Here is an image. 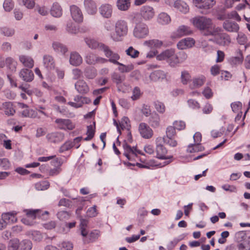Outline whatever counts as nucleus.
<instances>
[{
	"mask_svg": "<svg viewBox=\"0 0 250 250\" xmlns=\"http://www.w3.org/2000/svg\"><path fill=\"white\" fill-rule=\"evenodd\" d=\"M206 78L204 75H200L194 77L192 80V83L190 85L191 88H199L205 83Z\"/></svg>",
	"mask_w": 250,
	"mask_h": 250,
	"instance_id": "nucleus-27",
	"label": "nucleus"
},
{
	"mask_svg": "<svg viewBox=\"0 0 250 250\" xmlns=\"http://www.w3.org/2000/svg\"><path fill=\"white\" fill-rule=\"evenodd\" d=\"M19 61L25 67L31 68L34 66V61L30 56L21 55L19 56Z\"/></svg>",
	"mask_w": 250,
	"mask_h": 250,
	"instance_id": "nucleus-28",
	"label": "nucleus"
},
{
	"mask_svg": "<svg viewBox=\"0 0 250 250\" xmlns=\"http://www.w3.org/2000/svg\"><path fill=\"white\" fill-rule=\"evenodd\" d=\"M117 65H119L120 66L118 68L119 71L121 72H129L131 71L133 69V65H125L119 62V64H116Z\"/></svg>",
	"mask_w": 250,
	"mask_h": 250,
	"instance_id": "nucleus-56",
	"label": "nucleus"
},
{
	"mask_svg": "<svg viewBox=\"0 0 250 250\" xmlns=\"http://www.w3.org/2000/svg\"><path fill=\"white\" fill-rule=\"evenodd\" d=\"M59 247L61 250H72L73 245L72 243L69 241H64L62 242Z\"/></svg>",
	"mask_w": 250,
	"mask_h": 250,
	"instance_id": "nucleus-57",
	"label": "nucleus"
},
{
	"mask_svg": "<svg viewBox=\"0 0 250 250\" xmlns=\"http://www.w3.org/2000/svg\"><path fill=\"white\" fill-rule=\"evenodd\" d=\"M191 33L192 31L189 27L182 25L178 28L175 32V36L179 38L183 36L189 35Z\"/></svg>",
	"mask_w": 250,
	"mask_h": 250,
	"instance_id": "nucleus-34",
	"label": "nucleus"
},
{
	"mask_svg": "<svg viewBox=\"0 0 250 250\" xmlns=\"http://www.w3.org/2000/svg\"><path fill=\"white\" fill-rule=\"evenodd\" d=\"M154 106L156 110L160 113H164L166 111V106L164 103L160 101L154 102Z\"/></svg>",
	"mask_w": 250,
	"mask_h": 250,
	"instance_id": "nucleus-54",
	"label": "nucleus"
},
{
	"mask_svg": "<svg viewBox=\"0 0 250 250\" xmlns=\"http://www.w3.org/2000/svg\"><path fill=\"white\" fill-rule=\"evenodd\" d=\"M149 28L145 23L139 22L137 23L133 29V34L138 39L146 38L149 34Z\"/></svg>",
	"mask_w": 250,
	"mask_h": 250,
	"instance_id": "nucleus-8",
	"label": "nucleus"
},
{
	"mask_svg": "<svg viewBox=\"0 0 250 250\" xmlns=\"http://www.w3.org/2000/svg\"><path fill=\"white\" fill-rule=\"evenodd\" d=\"M111 78L113 82L117 85L121 83L125 80V77L117 73H113Z\"/></svg>",
	"mask_w": 250,
	"mask_h": 250,
	"instance_id": "nucleus-51",
	"label": "nucleus"
},
{
	"mask_svg": "<svg viewBox=\"0 0 250 250\" xmlns=\"http://www.w3.org/2000/svg\"><path fill=\"white\" fill-rule=\"evenodd\" d=\"M14 3L12 0H5L3 7L6 11L9 12L13 9Z\"/></svg>",
	"mask_w": 250,
	"mask_h": 250,
	"instance_id": "nucleus-59",
	"label": "nucleus"
},
{
	"mask_svg": "<svg viewBox=\"0 0 250 250\" xmlns=\"http://www.w3.org/2000/svg\"><path fill=\"white\" fill-rule=\"evenodd\" d=\"M51 14L54 17H60L62 14V10L61 6L57 2L53 3L50 10Z\"/></svg>",
	"mask_w": 250,
	"mask_h": 250,
	"instance_id": "nucleus-35",
	"label": "nucleus"
},
{
	"mask_svg": "<svg viewBox=\"0 0 250 250\" xmlns=\"http://www.w3.org/2000/svg\"><path fill=\"white\" fill-rule=\"evenodd\" d=\"M32 248L31 241L28 240H23L20 242L19 250H31Z\"/></svg>",
	"mask_w": 250,
	"mask_h": 250,
	"instance_id": "nucleus-45",
	"label": "nucleus"
},
{
	"mask_svg": "<svg viewBox=\"0 0 250 250\" xmlns=\"http://www.w3.org/2000/svg\"><path fill=\"white\" fill-rule=\"evenodd\" d=\"M71 16L77 22H81L83 21V15L81 10L77 6L72 5L70 7Z\"/></svg>",
	"mask_w": 250,
	"mask_h": 250,
	"instance_id": "nucleus-15",
	"label": "nucleus"
},
{
	"mask_svg": "<svg viewBox=\"0 0 250 250\" xmlns=\"http://www.w3.org/2000/svg\"><path fill=\"white\" fill-rule=\"evenodd\" d=\"M114 123L116 126L117 130L120 134H121V129H126L127 130H129L130 127L129 119L126 117H124L119 124L115 120H114Z\"/></svg>",
	"mask_w": 250,
	"mask_h": 250,
	"instance_id": "nucleus-18",
	"label": "nucleus"
},
{
	"mask_svg": "<svg viewBox=\"0 0 250 250\" xmlns=\"http://www.w3.org/2000/svg\"><path fill=\"white\" fill-rule=\"evenodd\" d=\"M166 78V75L162 70H158L151 73L150 75V78L153 81H157L160 79H163Z\"/></svg>",
	"mask_w": 250,
	"mask_h": 250,
	"instance_id": "nucleus-38",
	"label": "nucleus"
},
{
	"mask_svg": "<svg viewBox=\"0 0 250 250\" xmlns=\"http://www.w3.org/2000/svg\"><path fill=\"white\" fill-rule=\"evenodd\" d=\"M160 116L157 113L152 114L149 118V123L152 127H158L160 125Z\"/></svg>",
	"mask_w": 250,
	"mask_h": 250,
	"instance_id": "nucleus-41",
	"label": "nucleus"
},
{
	"mask_svg": "<svg viewBox=\"0 0 250 250\" xmlns=\"http://www.w3.org/2000/svg\"><path fill=\"white\" fill-rule=\"evenodd\" d=\"M237 248L238 250H250V241H243L238 245Z\"/></svg>",
	"mask_w": 250,
	"mask_h": 250,
	"instance_id": "nucleus-58",
	"label": "nucleus"
},
{
	"mask_svg": "<svg viewBox=\"0 0 250 250\" xmlns=\"http://www.w3.org/2000/svg\"><path fill=\"white\" fill-rule=\"evenodd\" d=\"M190 78V75L188 71H184L182 72L181 81L184 84H187Z\"/></svg>",
	"mask_w": 250,
	"mask_h": 250,
	"instance_id": "nucleus-64",
	"label": "nucleus"
},
{
	"mask_svg": "<svg viewBox=\"0 0 250 250\" xmlns=\"http://www.w3.org/2000/svg\"><path fill=\"white\" fill-rule=\"evenodd\" d=\"M84 5L88 14L95 15L97 11V5L93 0H84Z\"/></svg>",
	"mask_w": 250,
	"mask_h": 250,
	"instance_id": "nucleus-19",
	"label": "nucleus"
},
{
	"mask_svg": "<svg viewBox=\"0 0 250 250\" xmlns=\"http://www.w3.org/2000/svg\"><path fill=\"white\" fill-rule=\"evenodd\" d=\"M156 157L159 159H170L172 156L167 154V150L162 145H157L156 147Z\"/></svg>",
	"mask_w": 250,
	"mask_h": 250,
	"instance_id": "nucleus-17",
	"label": "nucleus"
},
{
	"mask_svg": "<svg viewBox=\"0 0 250 250\" xmlns=\"http://www.w3.org/2000/svg\"><path fill=\"white\" fill-rule=\"evenodd\" d=\"M84 74L88 79H94L97 75L96 69L94 67H87L84 70Z\"/></svg>",
	"mask_w": 250,
	"mask_h": 250,
	"instance_id": "nucleus-42",
	"label": "nucleus"
},
{
	"mask_svg": "<svg viewBox=\"0 0 250 250\" xmlns=\"http://www.w3.org/2000/svg\"><path fill=\"white\" fill-rule=\"evenodd\" d=\"M127 139L124 141L123 145V147L124 149V155L130 161H136L138 159L137 154H140L139 150H138L136 148L131 147L128 143H131L132 141V136L130 132L127 134Z\"/></svg>",
	"mask_w": 250,
	"mask_h": 250,
	"instance_id": "nucleus-4",
	"label": "nucleus"
},
{
	"mask_svg": "<svg viewBox=\"0 0 250 250\" xmlns=\"http://www.w3.org/2000/svg\"><path fill=\"white\" fill-rule=\"evenodd\" d=\"M195 43L194 40L191 38H187L181 40L177 44L179 49L183 50L191 47Z\"/></svg>",
	"mask_w": 250,
	"mask_h": 250,
	"instance_id": "nucleus-23",
	"label": "nucleus"
},
{
	"mask_svg": "<svg viewBox=\"0 0 250 250\" xmlns=\"http://www.w3.org/2000/svg\"><path fill=\"white\" fill-rule=\"evenodd\" d=\"M17 211H12L11 212L2 213L1 217L2 218L4 219V220H5L6 223L7 225L8 224H13L17 222Z\"/></svg>",
	"mask_w": 250,
	"mask_h": 250,
	"instance_id": "nucleus-24",
	"label": "nucleus"
},
{
	"mask_svg": "<svg viewBox=\"0 0 250 250\" xmlns=\"http://www.w3.org/2000/svg\"><path fill=\"white\" fill-rule=\"evenodd\" d=\"M22 115L25 117L35 118L37 117V112L33 109L26 108L22 112Z\"/></svg>",
	"mask_w": 250,
	"mask_h": 250,
	"instance_id": "nucleus-48",
	"label": "nucleus"
},
{
	"mask_svg": "<svg viewBox=\"0 0 250 250\" xmlns=\"http://www.w3.org/2000/svg\"><path fill=\"white\" fill-rule=\"evenodd\" d=\"M2 110L5 115L7 116H13L16 113L15 106L11 102H5L2 104Z\"/></svg>",
	"mask_w": 250,
	"mask_h": 250,
	"instance_id": "nucleus-25",
	"label": "nucleus"
},
{
	"mask_svg": "<svg viewBox=\"0 0 250 250\" xmlns=\"http://www.w3.org/2000/svg\"><path fill=\"white\" fill-rule=\"evenodd\" d=\"M187 55L183 52H180L178 56L176 55V60L175 61V62H174V66L178 63L184 62L187 59Z\"/></svg>",
	"mask_w": 250,
	"mask_h": 250,
	"instance_id": "nucleus-53",
	"label": "nucleus"
},
{
	"mask_svg": "<svg viewBox=\"0 0 250 250\" xmlns=\"http://www.w3.org/2000/svg\"><path fill=\"white\" fill-rule=\"evenodd\" d=\"M43 64L48 70L54 69L55 62L54 58L50 55H45L43 57Z\"/></svg>",
	"mask_w": 250,
	"mask_h": 250,
	"instance_id": "nucleus-21",
	"label": "nucleus"
},
{
	"mask_svg": "<svg viewBox=\"0 0 250 250\" xmlns=\"http://www.w3.org/2000/svg\"><path fill=\"white\" fill-rule=\"evenodd\" d=\"M231 107L232 110V111L234 112L238 113L237 116L235 118V120H239V119L241 118L242 116V112H240V113H239L238 112L240 111V110L242 108V103L240 102H235L231 104Z\"/></svg>",
	"mask_w": 250,
	"mask_h": 250,
	"instance_id": "nucleus-39",
	"label": "nucleus"
},
{
	"mask_svg": "<svg viewBox=\"0 0 250 250\" xmlns=\"http://www.w3.org/2000/svg\"><path fill=\"white\" fill-rule=\"evenodd\" d=\"M162 41L157 39H152L144 42V45L150 48H160L163 45Z\"/></svg>",
	"mask_w": 250,
	"mask_h": 250,
	"instance_id": "nucleus-32",
	"label": "nucleus"
},
{
	"mask_svg": "<svg viewBox=\"0 0 250 250\" xmlns=\"http://www.w3.org/2000/svg\"><path fill=\"white\" fill-rule=\"evenodd\" d=\"M97 56L90 53L88 54L85 57V62L89 64H95L97 63Z\"/></svg>",
	"mask_w": 250,
	"mask_h": 250,
	"instance_id": "nucleus-55",
	"label": "nucleus"
},
{
	"mask_svg": "<svg viewBox=\"0 0 250 250\" xmlns=\"http://www.w3.org/2000/svg\"><path fill=\"white\" fill-rule=\"evenodd\" d=\"M158 61H166L171 66H174L176 54L173 49H167L156 56Z\"/></svg>",
	"mask_w": 250,
	"mask_h": 250,
	"instance_id": "nucleus-7",
	"label": "nucleus"
},
{
	"mask_svg": "<svg viewBox=\"0 0 250 250\" xmlns=\"http://www.w3.org/2000/svg\"><path fill=\"white\" fill-rule=\"evenodd\" d=\"M55 123L60 129L71 130L75 127V124L69 119L58 118L55 120Z\"/></svg>",
	"mask_w": 250,
	"mask_h": 250,
	"instance_id": "nucleus-11",
	"label": "nucleus"
},
{
	"mask_svg": "<svg viewBox=\"0 0 250 250\" xmlns=\"http://www.w3.org/2000/svg\"><path fill=\"white\" fill-rule=\"evenodd\" d=\"M47 140L53 143H56L62 141L63 136L62 134L59 132H52L48 134L46 136Z\"/></svg>",
	"mask_w": 250,
	"mask_h": 250,
	"instance_id": "nucleus-33",
	"label": "nucleus"
},
{
	"mask_svg": "<svg viewBox=\"0 0 250 250\" xmlns=\"http://www.w3.org/2000/svg\"><path fill=\"white\" fill-rule=\"evenodd\" d=\"M100 50L104 52L105 57L108 59V61L114 64L119 63L118 61L120 59V55L112 51L108 46L102 44L100 46Z\"/></svg>",
	"mask_w": 250,
	"mask_h": 250,
	"instance_id": "nucleus-9",
	"label": "nucleus"
},
{
	"mask_svg": "<svg viewBox=\"0 0 250 250\" xmlns=\"http://www.w3.org/2000/svg\"><path fill=\"white\" fill-rule=\"evenodd\" d=\"M211 31H209V33H205L206 35H212L213 38L209 39L210 41H213L217 44L225 46L228 45L231 42L230 37L229 35L225 33L221 32L220 28H214L211 29Z\"/></svg>",
	"mask_w": 250,
	"mask_h": 250,
	"instance_id": "nucleus-1",
	"label": "nucleus"
},
{
	"mask_svg": "<svg viewBox=\"0 0 250 250\" xmlns=\"http://www.w3.org/2000/svg\"><path fill=\"white\" fill-rule=\"evenodd\" d=\"M171 21L169 16L166 13H160L158 16V21L162 24H167Z\"/></svg>",
	"mask_w": 250,
	"mask_h": 250,
	"instance_id": "nucleus-44",
	"label": "nucleus"
},
{
	"mask_svg": "<svg viewBox=\"0 0 250 250\" xmlns=\"http://www.w3.org/2000/svg\"><path fill=\"white\" fill-rule=\"evenodd\" d=\"M142 95L140 89L136 86L134 88L132 91V95L131 97L133 101H135L139 99Z\"/></svg>",
	"mask_w": 250,
	"mask_h": 250,
	"instance_id": "nucleus-62",
	"label": "nucleus"
},
{
	"mask_svg": "<svg viewBox=\"0 0 250 250\" xmlns=\"http://www.w3.org/2000/svg\"><path fill=\"white\" fill-rule=\"evenodd\" d=\"M74 100L75 102H69L67 104L76 108L81 107L83 104H89L91 102L89 98L79 95L75 96Z\"/></svg>",
	"mask_w": 250,
	"mask_h": 250,
	"instance_id": "nucleus-14",
	"label": "nucleus"
},
{
	"mask_svg": "<svg viewBox=\"0 0 250 250\" xmlns=\"http://www.w3.org/2000/svg\"><path fill=\"white\" fill-rule=\"evenodd\" d=\"M193 25L201 30H207V33H209L211 31L212 21L209 18L204 16H197L193 18L191 20Z\"/></svg>",
	"mask_w": 250,
	"mask_h": 250,
	"instance_id": "nucleus-5",
	"label": "nucleus"
},
{
	"mask_svg": "<svg viewBox=\"0 0 250 250\" xmlns=\"http://www.w3.org/2000/svg\"><path fill=\"white\" fill-rule=\"evenodd\" d=\"M1 34L5 36L11 37L15 33L14 29L7 27H3L0 29Z\"/></svg>",
	"mask_w": 250,
	"mask_h": 250,
	"instance_id": "nucleus-52",
	"label": "nucleus"
},
{
	"mask_svg": "<svg viewBox=\"0 0 250 250\" xmlns=\"http://www.w3.org/2000/svg\"><path fill=\"white\" fill-rule=\"evenodd\" d=\"M140 15L145 20L148 21L152 19L155 15V11L153 8L149 5L142 6L140 9Z\"/></svg>",
	"mask_w": 250,
	"mask_h": 250,
	"instance_id": "nucleus-12",
	"label": "nucleus"
},
{
	"mask_svg": "<svg viewBox=\"0 0 250 250\" xmlns=\"http://www.w3.org/2000/svg\"><path fill=\"white\" fill-rule=\"evenodd\" d=\"M100 14L104 18H109L112 14V6L109 4H103L99 8Z\"/></svg>",
	"mask_w": 250,
	"mask_h": 250,
	"instance_id": "nucleus-20",
	"label": "nucleus"
},
{
	"mask_svg": "<svg viewBox=\"0 0 250 250\" xmlns=\"http://www.w3.org/2000/svg\"><path fill=\"white\" fill-rule=\"evenodd\" d=\"M117 6L121 11H126L130 6V0H118Z\"/></svg>",
	"mask_w": 250,
	"mask_h": 250,
	"instance_id": "nucleus-37",
	"label": "nucleus"
},
{
	"mask_svg": "<svg viewBox=\"0 0 250 250\" xmlns=\"http://www.w3.org/2000/svg\"><path fill=\"white\" fill-rule=\"evenodd\" d=\"M20 241L18 239L10 240L8 245V250H19Z\"/></svg>",
	"mask_w": 250,
	"mask_h": 250,
	"instance_id": "nucleus-47",
	"label": "nucleus"
},
{
	"mask_svg": "<svg viewBox=\"0 0 250 250\" xmlns=\"http://www.w3.org/2000/svg\"><path fill=\"white\" fill-rule=\"evenodd\" d=\"M192 2L200 13L207 14L216 2L215 0H192Z\"/></svg>",
	"mask_w": 250,
	"mask_h": 250,
	"instance_id": "nucleus-6",
	"label": "nucleus"
},
{
	"mask_svg": "<svg viewBox=\"0 0 250 250\" xmlns=\"http://www.w3.org/2000/svg\"><path fill=\"white\" fill-rule=\"evenodd\" d=\"M85 41L87 45L92 49H96L97 48H99L100 49L101 45L104 44L102 43H99L94 39H91L90 38H86L85 39Z\"/></svg>",
	"mask_w": 250,
	"mask_h": 250,
	"instance_id": "nucleus-46",
	"label": "nucleus"
},
{
	"mask_svg": "<svg viewBox=\"0 0 250 250\" xmlns=\"http://www.w3.org/2000/svg\"><path fill=\"white\" fill-rule=\"evenodd\" d=\"M66 30L71 34H77L79 32V28L72 23L67 24Z\"/></svg>",
	"mask_w": 250,
	"mask_h": 250,
	"instance_id": "nucleus-60",
	"label": "nucleus"
},
{
	"mask_svg": "<svg viewBox=\"0 0 250 250\" xmlns=\"http://www.w3.org/2000/svg\"><path fill=\"white\" fill-rule=\"evenodd\" d=\"M19 76L23 81L26 82L32 81L34 77L33 72L27 68L22 69L20 72Z\"/></svg>",
	"mask_w": 250,
	"mask_h": 250,
	"instance_id": "nucleus-22",
	"label": "nucleus"
},
{
	"mask_svg": "<svg viewBox=\"0 0 250 250\" xmlns=\"http://www.w3.org/2000/svg\"><path fill=\"white\" fill-rule=\"evenodd\" d=\"M173 6L180 12L186 14L188 12L189 8L186 2L182 0H177L174 1Z\"/></svg>",
	"mask_w": 250,
	"mask_h": 250,
	"instance_id": "nucleus-26",
	"label": "nucleus"
},
{
	"mask_svg": "<svg viewBox=\"0 0 250 250\" xmlns=\"http://www.w3.org/2000/svg\"><path fill=\"white\" fill-rule=\"evenodd\" d=\"M52 46L54 50L57 52H60L64 54L68 51L67 47L64 44L59 42H54L53 43Z\"/></svg>",
	"mask_w": 250,
	"mask_h": 250,
	"instance_id": "nucleus-36",
	"label": "nucleus"
},
{
	"mask_svg": "<svg viewBox=\"0 0 250 250\" xmlns=\"http://www.w3.org/2000/svg\"><path fill=\"white\" fill-rule=\"evenodd\" d=\"M4 62H5V64H6L8 68L11 72H15L16 71L17 65V62L16 61H15L11 57H8L5 59Z\"/></svg>",
	"mask_w": 250,
	"mask_h": 250,
	"instance_id": "nucleus-40",
	"label": "nucleus"
},
{
	"mask_svg": "<svg viewBox=\"0 0 250 250\" xmlns=\"http://www.w3.org/2000/svg\"><path fill=\"white\" fill-rule=\"evenodd\" d=\"M128 30L127 21L123 20H118L115 24V33L111 34V38L115 42L120 41L122 37L127 34Z\"/></svg>",
	"mask_w": 250,
	"mask_h": 250,
	"instance_id": "nucleus-2",
	"label": "nucleus"
},
{
	"mask_svg": "<svg viewBox=\"0 0 250 250\" xmlns=\"http://www.w3.org/2000/svg\"><path fill=\"white\" fill-rule=\"evenodd\" d=\"M75 87L77 91L81 94H86L89 88L85 82L83 80H79L75 83Z\"/></svg>",
	"mask_w": 250,
	"mask_h": 250,
	"instance_id": "nucleus-30",
	"label": "nucleus"
},
{
	"mask_svg": "<svg viewBox=\"0 0 250 250\" xmlns=\"http://www.w3.org/2000/svg\"><path fill=\"white\" fill-rule=\"evenodd\" d=\"M139 131L141 136L145 139H150L153 135V131L152 129L145 123H141L139 125Z\"/></svg>",
	"mask_w": 250,
	"mask_h": 250,
	"instance_id": "nucleus-13",
	"label": "nucleus"
},
{
	"mask_svg": "<svg viewBox=\"0 0 250 250\" xmlns=\"http://www.w3.org/2000/svg\"><path fill=\"white\" fill-rule=\"evenodd\" d=\"M95 124V123H94ZM95 132V125H89L87 127L86 135L87 137L84 138V140L85 141H88L91 140L94 136Z\"/></svg>",
	"mask_w": 250,
	"mask_h": 250,
	"instance_id": "nucleus-43",
	"label": "nucleus"
},
{
	"mask_svg": "<svg viewBox=\"0 0 250 250\" xmlns=\"http://www.w3.org/2000/svg\"><path fill=\"white\" fill-rule=\"evenodd\" d=\"M83 62L82 57L76 52H73L70 54L69 62L74 66L80 65Z\"/></svg>",
	"mask_w": 250,
	"mask_h": 250,
	"instance_id": "nucleus-31",
	"label": "nucleus"
},
{
	"mask_svg": "<svg viewBox=\"0 0 250 250\" xmlns=\"http://www.w3.org/2000/svg\"><path fill=\"white\" fill-rule=\"evenodd\" d=\"M51 164L52 166H54L55 167L51 168L48 172L49 176H56L60 174L62 171L61 167L63 164V162L61 158H57L53 161H51Z\"/></svg>",
	"mask_w": 250,
	"mask_h": 250,
	"instance_id": "nucleus-16",
	"label": "nucleus"
},
{
	"mask_svg": "<svg viewBox=\"0 0 250 250\" xmlns=\"http://www.w3.org/2000/svg\"><path fill=\"white\" fill-rule=\"evenodd\" d=\"M224 28L228 32H237L239 29V26L237 23L226 20L223 23Z\"/></svg>",
	"mask_w": 250,
	"mask_h": 250,
	"instance_id": "nucleus-29",
	"label": "nucleus"
},
{
	"mask_svg": "<svg viewBox=\"0 0 250 250\" xmlns=\"http://www.w3.org/2000/svg\"><path fill=\"white\" fill-rule=\"evenodd\" d=\"M125 53L127 55L134 59L138 58L140 54L139 51L135 49L132 46H130L126 49Z\"/></svg>",
	"mask_w": 250,
	"mask_h": 250,
	"instance_id": "nucleus-50",
	"label": "nucleus"
},
{
	"mask_svg": "<svg viewBox=\"0 0 250 250\" xmlns=\"http://www.w3.org/2000/svg\"><path fill=\"white\" fill-rule=\"evenodd\" d=\"M49 185L48 182L44 181L37 183L35 185V188L38 190H43L48 188Z\"/></svg>",
	"mask_w": 250,
	"mask_h": 250,
	"instance_id": "nucleus-49",
	"label": "nucleus"
},
{
	"mask_svg": "<svg viewBox=\"0 0 250 250\" xmlns=\"http://www.w3.org/2000/svg\"><path fill=\"white\" fill-rule=\"evenodd\" d=\"M131 165L135 166L136 165L139 167L146 168L149 169H153L157 167H161L164 166L161 163L155 161L153 159L145 160L142 161V163H129Z\"/></svg>",
	"mask_w": 250,
	"mask_h": 250,
	"instance_id": "nucleus-10",
	"label": "nucleus"
},
{
	"mask_svg": "<svg viewBox=\"0 0 250 250\" xmlns=\"http://www.w3.org/2000/svg\"><path fill=\"white\" fill-rule=\"evenodd\" d=\"M25 212H26V216L25 217L23 218L21 221L22 223L28 226L33 225L35 223L34 220L36 218L44 219H45L44 216H48L49 214L48 211H42L39 209H27L25 210Z\"/></svg>",
	"mask_w": 250,
	"mask_h": 250,
	"instance_id": "nucleus-3",
	"label": "nucleus"
},
{
	"mask_svg": "<svg viewBox=\"0 0 250 250\" xmlns=\"http://www.w3.org/2000/svg\"><path fill=\"white\" fill-rule=\"evenodd\" d=\"M164 142L169 146L175 147L177 145V141L174 139V137H165L163 138Z\"/></svg>",
	"mask_w": 250,
	"mask_h": 250,
	"instance_id": "nucleus-63",
	"label": "nucleus"
},
{
	"mask_svg": "<svg viewBox=\"0 0 250 250\" xmlns=\"http://www.w3.org/2000/svg\"><path fill=\"white\" fill-rule=\"evenodd\" d=\"M243 60L242 55H240L239 57H231L229 60V63L232 65H237L241 64Z\"/></svg>",
	"mask_w": 250,
	"mask_h": 250,
	"instance_id": "nucleus-61",
	"label": "nucleus"
}]
</instances>
